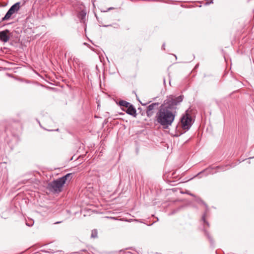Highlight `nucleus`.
<instances>
[{
  "instance_id": "1",
  "label": "nucleus",
  "mask_w": 254,
  "mask_h": 254,
  "mask_svg": "<svg viewBox=\"0 0 254 254\" xmlns=\"http://www.w3.org/2000/svg\"><path fill=\"white\" fill-rule=\"evenodd\" d=\"M183 100V96L175 97L171 95L165 100L155 116V121L164 129L171 126L176 115L175 106Z\"/></svg>"
},
{
  "instance_id": "2",
  "label": "nucleus",
  "mask_w": 254,
  "mask_h": 254,
  "mask_svg": "<svg viewBox=\"0 0 254 254\" xmlns=\"http://www.w3.org/2000/svg\"><path fill=\"white\" fill-rule=\"evenodd\" d=\"M71 174H67L66 175L51 182L50 187L54 192H61L66 181L71 179Z\"/></svg>"
},
{
  "instance_id": "3",
  "label": "nucleus",
  "mask_w": 254,
  "mask_h": 254,
  "mask_svg": "<svg viewBox=\"0 0 254 254\" xmlns=\"http://www.w3.org/2000/svg\"><path fill=\"white\" fill-rule=\"evenodd\" d=\"M191 117L188 114L183 115L181 121L182 128L188 130L191 126Z\"/></svg>"
},
{
  "instance_id": "4",
  "label": "nucleus",
  "mask_w": 254,
  "mask_h": 254,
  "mask_svg": "<svg viewBox=\"0 0 254 254\" xmlns=\"http://www.w3.org/2000/svg\"><path fill=\"white\" fill-rule=\"evenodd\" d=\"M16 12V3L13 4L8 10L5 16L2 18V21L9 20L13 14Z\"/></svg>"
},
{
  "instance_id": "5",
  "label": "nucleus",
  "mask_w": 254,
  "mask_h": 254,
  "mask_svg": "<svg viewBox=\"0 0 254 254\" xmlns=\"http://www.w3.org/2000/svg\"><path fill=\"white\" fill-rule=\"evenodd\" d=\"M123 110L127 114L133 117H136V110L131 104H130L127 109H123Z\"/></svg>"
},
{
  "instance_id": "6",
  "label": "nucleus",
  "mask_w": 254,
  "mask_h": 254,
  "mask_svg": "<svg viewBox=\"0 0 254 254\" xmlns=\"http://www.w3.org/2000/svg\"><path fill=\"white\" fill-rule=\"evenodd\" d=\"M8 32L9 31L8 30L0 32V39L2 41L6 42L8 40L9 37L7 35Z\"/></svg>"
},
{
  "instance_id": "7",
  "label": "nucleus",
  "mask_w": 254,
  "mask_h": 254,
  "mask_svg": "<svg viewBox=\"0 0 254 254\" xmlns=\"http://www.w3.org/2000/svg\"><path fill=\"white\" fill-rule=\"evenodd\" d=\"M156 105V104L153 103L148 106L146 111V114L148 117H151L153 115L152 111L154 109L155 106Z\"/></svg>"
},
{
  "instance_id": "8",
  "label": "nucleus",
  "mask_w": 254,
  "mask_h": 254,
  "mask_svg": "<svg viewBox=\"0 0 254 254\" xmlns=\"http://www.w3.org/2000/svg\"><path fill=\"white\" fill-rule=\"evenodd\" d=\"M119 104L121 106H123L124 109H127L130 105L129 103L124 100L120 101Z\"/></svg>"
},
{
  "instance_id": "9",
  "label": "nucleus",
  "mask_w": 254,
  "mask_h": 254,
  "mask_svg": "<svg viewBox=\"0 0 254 254\" xmlns=\"http://www.w3.org/2000/svg\"><path fill=\"white\" fill-rule=\"evenodd\" d=\"M97 231L96 230H93L92 231L91 237L93 238H95L97 237Z\"/></svg>"
},
{
  "instance_id": "10",
  "label": "nucleus",
  "mask_w": 254,
  "mask_h": 254,
  "mask_svg": "<svg viewBox=\"0 0 254 254\" xmlns=\"http://www.w3.org/2000/svg\"><path fill=\"white\" fill-rule=\"evenodd\" d=\"M16 4H17V11L19 7V2H17Z\"/></svg>"
},
{
  "instance_id": "11",
  "label": "nucleus",
  "mask_w": 254,
  "mask_h": 254,
  "mask_svg": "<svg viewBox=\"0 0 254 254\" xmlns=\"http://www.w3.org/2000/svg\"><path fill=\"white\" fill-rule=\"evenodd\" d=\"M61 223V221H60V222H55V224H59V223Z\"/></svg>"
},
{
  "instance_id": "12",
  "label": "nucleus",
  "mask_w": 254,
  "mask_h": 254,
  "mask_svg": "<svg viewBox=\"0 0 254 254\" xmlns=\"http://www.w3.org/2000/svg\"><path fill=\"white\" fill-rule=\"evenodd\" d=\"M141 104H142V105H146L147 104V103H141Z\"/></svg>"
},
{
  "instance_id": "13",
  "label": "nucleus",
  "mask_w": 254,
  "mask_h": 254,
  "mask_svg": "<svg viewBox=\"0 0 254 254\" xmlns=\"http://www.w3.org/2000/svg\"><path fill=\"white\" fill-rule=\"evenodd\" d=\"M164 46H165V44H164L163 45V46H162V48H163V49H164Z\"/></svg>"
},
{
  "instance_id": "14",
  "label": "nucleus",
  "mask_w": 254,
  "mask_h": 254,
  "mask_svg": "<svg viewBox=\"0 0 254 254\" xmlns=\"http://www.w3.org/2000/svg\"><path fill=\"white\" fill-rule=\"evenodd\" d=\"M200 173H199L197 174V175L196 176H198Z\"/></svg>"
},
{
  "instance_id": "15",
  "label": "nucleus",
  "mask_w": 254,
  "mask_h": 254,
  "mask_svg": "<svg viewBox=\"0 0 254 254\" xmlns=\"http://www.w3.org/2000/svg\"><path fill=\"white\" fill-rule=\"evenodd\" d=\"M7 75L8 76H10V74H7Z\"/></svg>"
},
{
  "instance_id": "16",
  "label": "nucleus",
  "mask_w": 254,
  "mask_h": 254,
  "mask_svg": "<svg viewBox=\"0 0 254 254\" xmlns=\"http://www.w3.org/2000/svg\"><path fill=\"white\" fill-rule=\"evenodd\" d=\"M203 221H205L204 218H203ZM205 223V222H204Z\"/></svg>"
}]
</instances>
